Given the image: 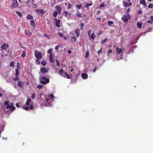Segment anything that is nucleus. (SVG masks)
<instances>
[{
  "instance_id": "obj_1",
  "label": "nucleus",
  "mask_w": 153,
  "mask_h": 153,
  "mask_svg": "<svg viewBox=\"0 0 153 153\" xmlns=\"http://www.w3.org/2000/svg\"><path fill=\"white\" fill-rule=\"evenodd\" d=\"M40 83L43 85H45L49 82V79L48 78H46L45 76H40Z\"/></svg>"
},
{
  "instance_id": "obj_2",
  "label": "nucleus",
  "mask_w": 153,
  "mask_h": 153,
  "mask_svg": "<svg viewBox=\"0 0 153 153\" xmlns=\"http://www.w3.org/2000/svg\"><path fill=\"white\" fill-rule=\"evenodd\" d=\"M48 73V71L45 67H42L40 69V76H46V74Z\"/></svg>"
},
{
  "instance_id": "obj_3",
  "label": "nucleus",
  "mask_w": 153,
  "mask_h": 153,
  "mask_svg": "<svg viewBox=\"0 0 153 153\" xmlns=\"http://www.w3.org/2000/svg\"><path fill=\"white\" fill-rule=\"evenodd\" d=\"M35 56L38 59H40L42 57V55L40 52H39L38 51H35Z\"/></svg>"
},
{
  "instance_id": "obj_4",
  "label": "nucleus",
  "mask_w": 153,
  "mask_h": 153,
  "mask_svg": "<svg viewBox=\"0 0 153 153\" xmlns=\"http://www.w3.org/2000/svg\"><path fill=\"white\" fill-rule=\"evenodd\" d=\"M36 12L38 15L40 14H43L45 13V11L42 9H37L36 10Z\"/></svg>"
},
{
  "instance_id": "obj_5",
  "label": "nucleus",
  "mask_w": 153,
  "mask_h": 153,
  "mask_svg": "<svg viewBox=\"0 0 153 153\" xmlns=\"http://www.w3.org/2000/svg\"><path fill=\"white\" fill-rule=\"evenodd\" d=\"M9 45L5 43H3L1 47L2 50H5L7 49L9 47Z\"/></svg>"
},
{
  "instance_id": "obj_6",
  "label": "nucleus",
  "mask_w": 153,
  "mask_h": 153,
  "mask_svg": "<svg viewBox=\"0 0 153 153\" xmlns=\"http://www.w3.org/2000/svg\"><path fill=\"white\" fill-rule=\"evenodd\" d=\"M129 17H128L126 15H124L121 19L125 22H128V19Z\"/></svg>"
},
{
  "instance_id": "obj_7",
  "label": "nucleus",
  "mask_w": 153,
  "mask_h": 153,
  "mask_svg": "<svg viewBox=\"0 0 153 153\" xmlns=\"http://www.w3.org/2000/svg\"><path fill=\"white\" fill-rule=\"evenodd\" d=\"M18 3L17 0H15V2L12 3V7L13 8H16L18 7Z\"/></svg>"
},
{
  "instance_id": "obj_8",
  "label": "nucleus",
  "mask_w": 153,
  "mask_h": 153,
  "mask_svg": "<svg viewBox=\"0 0 153 153\" xmlns=\"http://www.w3.org/2000/svg\"><path fill=\"white\" fill-rule=\"evenodd\" d=\"M55 21L56 25V27H60V21L59 20H56L55 19Z\"/></svg>"
},
{
  "instance_id": "obj_9",
  "label": "nucleus",
  "mask_w": 153,
  "mask_h": 153,
  "mask_svg": "<svg viewBox=\"0 0 153 153\" xmlns=\"http://www.w3.org/2000/svg\"><path fill=\"white\" fill-rule=\"evenodd\" d=\"M53 53H51L49 55V60L51 63H53Z\"/></svg>"
},
{
  "instance_id": "obj_10",
  "label": "nucleus",
  "mask_w": 153,
  "mask_h": 153,
  "mask_svg": "<svg viewBox=\"0 0 153 153\" xmlns=\"http://www.w3.org/2000/svg\"><path fill=\"white\" fill-rule=\"evenodd\" d=\"M96 36L95 35L94 33V32H93L91 34L90 36H89V39L90 40H94Z\"/></svg>"
},
{
  "instance_id": "obj_11",
  "label": "nucleus",
  "mask_w": 153,
  "mask_h": 153,
  "mask_svg": "<svg viewBox=\"0 0 153 153\" xmlns=\"http://www.w3.org/2000/svg\"><path fill=\"white\" fill-rule=\"evenodd\" d=\"M75 15L79 18L83 17L84 16V15H83L79 12H77Z\"/></svg>"
},
{
  "instance_id": "obj_12",
  "label": "nucleus",
  "mask_w": 153,
  "mask_h": 153,
  "mask_svg": "<svg viewBox=\"0 0 153 153\" xmlns=\"http://www.w3.org/2000/svg\"><path fill=\"white\" fill-rule=\"evenodd\" d=\"M75 32L76 34L77 37H79L80 34V30L79 29H76L75 30Z\"/></svg>"
},
{
  "instance_id": "obj_13",
  "label": "nucleus",
  "mask_w": 153,
  "mask_h": 153,
  "mask_svg": "<svg viewBox=\"0 0 153 153\" xmlns=\"http://www.w3.org/2000/svg\"><path fill=\"white\" fill-rule=\"evenodd\" d=\"M82 78L84 79H87L88 78V75L85 73H83L82 74Z\"/></svg>"
},
{
  "instance_id": "obj_14",
  "label": "nucleus",
  "mask_w": 153,
  "mask_h": 153,
  "mask_svg": "<svg viewBox=\"0 0 153 153\" xmlns=\"http://www.w3.org/2000/svg\"><path fill=\"white\" fill-rule=\"evenodd\" d=\"M13 103H10V105L9 108L12 110V111H14L16 109L15 106H13Z\"/></svg>"
},
{
  "instance_id": "obj_15",
  "label": "nucleus",
  "mask_w": 153,
  "mask_h": 153,
  "mask_svg": "<svg viewBox=\"0 0 153 153\" xmlns=\"http://www.w3.org/2000/svg\"><path fill=\"white\" fill-rule=\"evenodd\" d=\"M4 105L6 106L7 109H8L10 108V105L9 104V102L8 101H6L4 102Z\"/></svg>"
},
{
  "instance_id": "obj_16",
  "label": "nucleus",
  "mask_w": 153,
  "mask_h": 153,
  "mask_svg": "<svg viewBox=\"0 0 153 153\" xmlns=\"http://www.w3.org/2000/svg\"><path fill=\"white\" fill-rule=\"evenodd\" d=\"M116 51L117 54H120L122 53V50L121 49H120L119 48L117 47L116 48Z\"/></svg>"
},
{
  "instance_id": "obj_17",
  "label": "nucleus",
  "mask_w": 153,
  "mask_h": 153,
  "mask_svg": "<svg viewBox=\"0 0 153 153\" xmlns=\"http://www.w3.org/2000/svg\"><path fill=\"white\" fill-rule=\"evenodd\" d=\"M30 24L31 25V26L33 27H35V23L33 19L30 21Z\"/></svg>"
},
{
  "instance_id": "obj_18",
  "label": "nucleus",
  "mask_w": 153,
  "mask_h": 153,
  "mask_svg": "<svg viewBox=\"0 0 153 153\" xmlns=\"http://www.w3.org/2000/svg\"><path fill=\"white\" fill-rule=\"evenodd\" d=\"M116 59L117 60H119L122 59H123V56L122 54H121L117 56L116 57Z\"/></svg>"
},
{
  "instance_id": "obj_19",
  "label": "nucleus",
  "mask_w": 153,
  "mask_h": 153,
  "mask_svg": "<svg viewBox=\"0 0 153 153\" xmlns=\"http://www.w3.org/2000/svg\"><path fill=\"white\" fill-rule=\"evenodd\" d=\"M140 4H142L143 5L145 6L146 5V1L145 0H140Z\"/></svg>"
},
{
  "instance_id": "obj_20",
  "label": "nucleus",
  "mask_w": 153,
  "mask_h": 153,
  "mask_svg": "<svg viewBox=\"0 0 153 153\" xmlns=\"http://www.w3.org/2000/svg\"><path fill=\"white\" fill-rule=\"evenodd\" d=\"M25 33L29 36H31L32 35V33L30 32V31L28 30H26L25 31Z\"/></svg>"
},
{
  "instance_id": "obj_21",
  "label": "nucleus",
  "mask_w": 153,
  "mask_h": 153,
  "mask_svg": "<svg viewBox=\"0 0 153 153\" xmlns=\"http://www.w3.org/2000/svg\"><path fill=\"white\" fill-rule=\"evenodd\" d=\"M131 3H128L126 2H124L123 3V5L125 7H128L131 6Z\"/></svg>"
},
{
  "instance_id": "obj_22",
  "label": "nucleus",
  "mask_w": 153,
  "mask_h": 153,
  "mask_svg": "<svg viewBox=\"0 0 153 153\" xmlns=\"http://www.w3.org/2000/svg\"><path fill=\"white\" fill-rule=\"evenodd\" d=\"M16 71V74L15 76H16L19 77V71L18 69H16L15 70Z\"/></svg>"
},
{
  "instance_id": "obj_23",
  "label": "nucleus",
  "mask_w": 153,
  "mask_h": 153,
  "mask_svg": "<svg viewBox=\"0 0 153 153\" xmlns=\"http://www.w3.org/2000/svg\"><path fill=\"white\" fill-rule=\"evenodd\" d=\"M27 18L29 20L32 19H33V16L30 14L28 15L27 16Z\"/></svg>"
},
{
  "instance_id": "obj_24",
  "label": "nucleus",
  "mask_w": 153,
  "mask_h": 153,
  "mask_svg": "<svg viewBox=\"0 0 153 153\" xmlns=\"http://www.w3.org/2000/svg\"><path fill=\"white\" fill-rule=\"evenodd\" d=\"M16 13L20 17H21L22 16V13L19 11H16Z\"/></svg>"
},
{
  "instance_id": "obj_25",
  "label": "nucleus",
  "mask_w": 153,
  "mask_h": 153,
  "mask_svg": "<svg viewBox=\"0 0 153 153\" xmlns=\"http://www.w3.org/2000/svg\"><path fill=\"white\" fill-rule=\"evenodd\" d=\"M92 5V3L91 2V3H87L85 6V7H86V8H88L89 7Z\"/></svg>"
},
{
  "instance_id": "obj_26",
  "label": "nucleus",
  "mask_w": 153,
  "mask_h": 153,
  "mask_svg": "<svg viewBox=\"0 0 153 153\" xmlns=\"http://www.w3.org/2000/svg\"><path fill=\"white\" fill-rule=\"evenodd\" d=\"M26 52L25 50H23L22 51V53L21 56L22 57H25L26 56Z\"/></svg>"
},
{
  "instance_id": "obj_27",
  "label": "nucleus",
  "mask_w": 153,
  "mask_h": 153,
  "mask_svg": "<svg viewBox=\"0 0 153 153\" xmlns=\"http://www.w3.org/2000/svg\"><path fill=\"white\" fill-rule=\"evenodd\" d=\"M31 100L30 99L27 98L26 101V104L27 105H30L29 102H31Z\"/></svg>"
},
{
  "instance_id": "obj_28",
  "label": "nucleus",
  "mask_w": 153,
  "mask_h": 153,
  "mask_svg": "<svg viewBox=\"0 0 153 153\" xmlns=\"http://www.w3.org/2000/svg\"><path fill=\"white\" fill-rule=\"evenodd\" d=\"M59 74L60 75L63 76V74L64 73V70L63 69H60L59 70Z\"/></svg>"
},
{
  "instance_id": "obj_29",
  "label": "nucleus",
  "mask_w": 153,
  "mask_h": 153,
  "mask_svg": "<svg viewBox=\"0 0 153 153\" xmlns=\"http://www.w3.org/2000/svg\"><path fill=\"white\" fill-rule=\"evenodd\" d=\"M23 84V83L20 81H19V82L17 83V85L19 87L21 86L22 87Z\"/></svg>"
},
{
  "instance_id": "obj_30",
  "label": "nucleus",
  "mask_w": 153,
  "mask_h": 153,
  "mask_svg": "<svg viewBox=\"0 0 153 153\" xmlns=\"http://www.w3.org/2000/svg\"><path fill=\"white\" fill-rule=\"evenodd\" d=\"M84 26V25L83 23H82L80 24V29L81 30H82Z\"/></svg>"
},
{
  "instance_id": "obj_31",
  "label": "nucleus",
  "mask_w": 153,
  "mask_h": 153,
  "mask_svg": "<svg viewBox=\"0 0 153 153\" xmlns=\"http://www.w3.org/2000/svg\"><path fill=\"white\" fill-rule=\"evenodd\" d=\"M57 14H58V12L57 11H54L53 14V15L54 16V17H56L57 16Z\"/></svg>"
},
{
  "instance_id": "obj_32",
  "label": "nucleus",
  "mask_w": 153,
  "mask_h": 153,
  "mask_svg": "<svg viewBox=\"0 0 153 153\" xmlns=\"http://www.w3.org/2000/svg\"><path fill=\"white\" fill-rule=\"evenodd\" d=\"M56 9L58 11H61V7L60 6H56Z\"/></svg>"
},
{
  "instance_id": "obj_33",
  "label": "nucleus",
  "mask_w": 153,
  "mask_h": 153,
  "mask_svg": "<svg viewBox=\"0 0 153 153\" xmlns=\"http://www.w3.org/2000/svg\"><path fill=\"white\" fill-rule=\"evenodd\" d=\"M56 63L58 67H59V66H60V62H59V60H58L57 59H56Z\"/></svg>"
},
{
  "instance_id": "obj_34",
  "label": "nucleus",
  "mask_w": 153,
  "mask_h": 153,
  "mask_svg": "<svg viewBox=\"0 0 153 153\" xmlns=\"http://www.w3.org/2000/svg\"><path fill=\"white\" fill-rule=\"evenodd\" d=\"M14 62L13 61H11L10 63V66L12 67H14Z\"/></svg>"
},
{
  "instance_id": "obj_35",
  "label": "nucleus",
  "mask_w": 153,
  "mask_h": 153,
  "mask_svg": "<svg viewBox=\"0 0 153 153\" xmlns=\"http://www.w3.org/2000/svg\"><path fill=\"white\" fill-rule=\"evenodd\" d=\"M108 25L110 26L112 24H114V23L112 21H109L108 22Z\"/></svg>"
},
{
  "instance_id": "obj_36",
  "label": "nucleus",
  "mask_w": 153,
  "mask_h": 153,
  "mask_svg": "<svg viewBox=\"0 0 153 153\" xmlns=\"http://www.w3.org/2000/svg\"><path fill=\"white\" fill-rule=\"evenodd\" d=\"M107 38H105L103 40H102L101 42V43L103 44L104 42H106L107 41Z\"/></svg>"
},
{
  "instance_id": "obj_37",
  "label": "nucleus",
  "mask_w": 153,
  "mask_h": 153,
  "mask_svg": "<svg viewBox=\"0 0 153 153\" xmlns=\"http://www.w3.org/2000/svg\"><path fill=\"white\" fill-rule=\"evenodd\" d=\"M43 87V85H39L37 86V88L39 89Z\"/></svg>"
},
{
  "instance_id": "obj_38",
  "label": "nucleus",
  "mask_w": 153,
  "mask_h": 153,
  "mask_svg": "<svg viewBox=\"0 0 153 153\" xmlns=\"http://www.w3.org/2000/svg\"><path fill=\"white\" fill-rule=\"evenodd\" d=\"M41 64L43 66H45L46 65V63L45 61H43L41 62Z\"/></svg>"
},
{
  "instance_id": "obj_39",
  "label": "nucleus",
  "mask_w": 153,
  "mask_h": 153,
  "mask_svg": "<svg viewBox=\"0 0 153 153\" xmlns=\"http://www.w3.org/2000/svg\"><path fill=\"white\" fill-rule=\"evenodd\" d=\"M71 38L74 42H76V38L75 36H72Z\"/></svg>"
},
{
  "instance_id": "obj_40",
  "label": "nucleus",
  "mask_w": 153,
  "mask_h": 153,
  "mask_svg": "<svg viewBox=\"0 0 153 153\" xmlns=\"http://www.w3.org/2000/svg\"><path fill=\"white\" fill-rule=\"evenodd\" d=\"M39 59H37L36 60V64L37 65H39L40 63V62L39 61Z\"/></svg>"
},
{
  "instance_id": "obj_41",
  "label": "nucleus",
  "mask_w": 153,
  "mask_h": 153,
  "mask_svg": "<svg viewBox=\"0 0 153 153\" xmlns=\"http://www.w3.org/2000/svg\"><path fill=\"white\" fill-rule=\"evenodd\" d=\"M76 7H77V8L78 9H80L81 7H82V5H76Z\"/></svg>"
},
{
  "instance_id": "obj_42",
  "label": "nucleus",
  "mask_w": 153,
  "mask_h": 153,
  "mask_svg": "<svg viewBox=\"0 0 153 153\" xmlns=\"http://www.w3.org/2000/svg\"><path fill=\"white\" fill-rule=\"evenodd\" d=\"M112 51L111 49H109L108 50V52L107 53V54L108 55H109V54L112 53Z\"/></svg>"
},
{
  "instance_id": "obj_43",
  "label": "nucleus",
  "mask_w": 153,
  "mask_h": 153,
  "mask_svg": "<svg viewBox=\"0 0 153 153\" xmlns=\"http://www.w3.org/2000/svg\"><path fill=\"white\" fill-rule=\"evenodd\" d=\"M89 55V52L88 51H87L85 54V57L87 58L88 56Z\"/></svg>"
},
{
  "instance_id": "obj_44",
  "label": "nucleus",
  "mask_w": 153,
  "mask_h": 153,
  "mask_svg": "<svg viewBox=\"0 0 153 153\" xmlns=\"http://www.w3.org/2000/svg\"><path fill=\"white\" fill-rule=\"evenodd\" d=\"M91 31L92 30L90 29L88 31V37L90 36L91 35Z\"/></svg>"
},
{
  "instance_id": "obj_45",
  "label": "nucleus",
  "mask_w": 153,
  "mask_h": 153,
  "mask_svg": "<svg viewBox=\"0 0 153 153\" xmlns=\"http://www.w3.org/2000/svg\"><path fill=\"white\" fill-rule=\"evenodd\" d=\"M141 24L139 22H138L137 23V26L139 28H141Z\"/></svg>"
},
{
  "instance_id": "obj_46",
  "label": "nucleus",
  "mask_w": 153,
  "mask_h": 153,
  "mask_svg": "<svg viewBox=\"0 0 153 153\" xmlns=\"http://www.w3.org/2000/svg\"><path fill=\"white\" fill-rule=\"evenodd\" d=\"M19 78L17 76L16 77V76L15 78H13V79L14 81H16V80H19Z\"/></svg>"
},
{
  "instance_id": "obj_47",
  "label": "nucleus",
  "mask_w": 153,
  "mask_h": 153,
  "mask_svg": "<svg viewBox=\"0 0 153 153\" xmlns=\"http://www.w3.org/2000/svg\"><path fill=\"white\" fill-rule=\"evenodd\" d=\"M35 94L34 93H33L32 94V96H31V98L33 99L35 98Z\"/></svg>"
},
{
  "instance_id": "obj_48",
  "label": "nucleus",
  "mask_w": 153,
  "mask_h": 153,
  "mask_svg": "<svg viewBox=\"0 0 153 153\" xmlns=\"http://www.w3.org/2000/svg\"><path fill=\"white\" fill-rule=\"evenodd\" d=\"M43 36L45 37L48 38V39H50V37L48 36L45 33H44L43 34Z\"/></svg>"
},
{
  "instance_id": "obj_49",
  "label": "nucleus",
  "mask_w": 153,
  "mask_h": 153,
  "mask_svg": "<svg viewBox=\"0 0 153 153\" xmlns=\"http://www.w3.org/2000/svg\"><path fill=\"white\" fill-rule=\"evenodd\" d=\"M148 7L149 8H152L153 7V4H149Z\"/></svg>"
},
{
  "instance_id": "obj_50",
  "label": "nucleus",
  "mask_w": 153,
  "mask_h": 153,
  "mask_svg": "<svg viewBox=\"0 0 153 153\" xmlns=\"http://www.w3.org/2000/svg\"><path fill=\"white\" fill-rule=\"evenodd\" d=\"M65 74V76H67V78L68 79H70V77L69 76V75L67 74V73L66 72H64Z\"/></svg>"
},
{
  "instance_id": "obj_51",
  "label": "nucleus",
  "mask_w": 153,
  "mask_h": 153,
  "mask_svg": "<svg viewBox=\"0 0 153 153\" xmlns=\"http://www.w3.org/2000/svg\"><path fill=\"white\" fill-rule=\"evenodd\" d=\"M52 51V49H49L47 51V53H51V52Z\"/></svg>"
},
{
  "instance_id": "obj_52",
  "label": "nucleus",
  "mask_w": 153,
  "mask_h": 153,
  "mask_svg": "<svg viewBox=\"0 0 153 153\" xmlns=\"http://www.w3.org/2000/svg\"><path fill=\"white\" fill-rule=\"evenodd\" d=\"M20 64L19 63L17 62V68L16 69H18L19 70V69L20 68Z\"/></svg>"
},
{
  "instance_id": "obj_53",
  "label": "nucleus",
  "mask_w": 153,
  "mask_h": 153,
  "mask_svg": "<svg viewBox=\"0 0 153 153\" xmlns=\"http://www.w3.org/2000/svg\"><path fill=\"white\" fill-rule=\"evenodd\" d=\"M64 13L65 14L64 15L67 17L68 14V13L66 11H65L64 12Z\"/></svg>"
},
{
  "instance_id": "obj_54",
  "label": "nucleus",
  "mask_w": 153,
  "mask_h": 153,
  "mask_svg": "<svg viewBox=\"0 0 153 153\" xmlns=\"http://www.w3.org/2000/svg\"><path fill=\"white\" fill-rule=\"evenodd\" d=\"M23 108L25 110H28L29 107L28 106H24Z\"/></svg>"
},
{
  "instance_id": "obj_55",
  "label": "nucleus",
  "mask_w": 153,
  "mask_h": 153,
  "mask_svg": "<svg viewBox=\"0 0 153 153\" xmlns=\"http://www.w3.org/2000/svg\"><path fill=\"white\" fill-rule=\"evenodd\" d=\"M60 46H58V45L56 46L55 47V50H59V48H60Z\"/></svg>"
},
{
  "instance_id": "obj_56",
  "label": "nucleus",
  "mask_w": 153,
  "mask_h": 153,
  "mask_svg": "<svg viewBox=\"0 0 153 153\" xmlns=\"http://www.w3.org/2000/svg\"><path fill=\"white\" fill-rule=\"evenodd\" d=\"M102 48H101L100 50H99L97 52L99 54L100 53H102Z\"/></svg>"
},
{
  "instance_id": "obj_57",
  "label": "nucleus",
  "mask_w": 153,
  "mask_h": 153,
  "mask_svg": "<svg viewBox=\"0 0 153 153\" xmlns=\"http://www.w3.org/2000/svg\"><path fill=\"white\" fill-rule=\"evenodd\" d=\"M72 7V5L71 4L69 3H68V8L69 9H70Z\"/></svg>"
},
{
  "instance_id": "obj_58",
  "label": "nucleus",
  "mask_w": 153,
  "mask_h": 153,
  "mask_svg": "<svg viewBox=\"0 0 153 153\" xmlns=\"http://www.w3.org/2000/svg\"><path fill=\"white\" fill-rule=\"evenodd\" d=\"M105 6V5L104 3H102L100 5V7H104Z\"/></svg>"
},
{
  "instance_id": "obj_59",
  "label": "nucleus",
  "mask_w": 153,
  "mask_h": 153,
  "mask_svg": "<svg viewBox=\"0 0 153 153\" xmlns=\"http://www.w3.org/2000/svg\"><path fill=\"white\" fill-rule=\"evenodd\" d=\"M29 108L30 109L33 110V107L32 105H30V106L29 107Z\"/></svg>"
},
{
  "instance_id": "obj_60",
  "label": "nucleus",
  "mask_w": 153,
  "mask_h": 153,
  "mask_svg": "<svg viewBox=\"0 0 153 153\" xmlns=\"http://www.w3.org/2000/svg\"><path fill=\"white\" fill-rule=\"evenodd\" d=\"M50 97L51 99H52L54 97V95L53 94H51L50 95Z\"/></svg>"
},
{
  "instance_id": "obj_61",
  "label": "nucleus",
  "mask_w": 153,
  "mask_h": 153,
  "mask_svg": "<svg viewBox=\"0 0 153 153\" xmlns=\"http://www.w3.org/2000/svg\"><path fill=\"white\" fill-rule=\"evenodd\" d=\"M142 13V11L140 10H138V14H141Z\"/></svg>"
},
{
  "instance_id": "obj_62",
  "label": "nucleus",
  "mask_w": 153,
  "mask_h": 153,
  "mask_svg": "<svg viewBox=\"0 0 153 153\" xmlns=\"http://www.w3.org/2000/svg\"><path fill=\"white\" fill-rule=\"evenodd\" d=\"M101 13V11L100 10H98L97 11V15H99Z\"/></svg>"
},
{
  "instance_id": "obj_63",
  "label": "nucleus",
  "mask_w": 153,
  "mask_h": 153,
  "mask_svg": "<svg viewBox=\"0 0 153 153\" xmlns=\"http://www.w3.org/2000/svg\"><path fill=\"white\" fill-rule=\"evenodd\" d=\"M16 106L17 107H19V104H18V103H16Z\"/></svg>"
},
{
  "instance_id": "obj_64",
  "label": "nucleus",
  "mask_w": 153,
  "mask_h": 153,
  "mask_svg": "<svg viewBox=\"0 0 153 153\" xmlns=\"http://www.w3.org/2000/svg\"><path fill=\"white\" fill-rule=\"evenodd\" d=\"M68 53H71V50H68Z\"/></svg>"
}]
</instances>
